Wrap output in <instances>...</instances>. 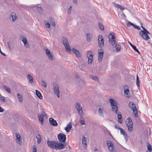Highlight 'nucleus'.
Returning a JSON list of instances; mask_svg holds the SVG:
<instances>
[{"label": "nucleus", "mask_w": 152, "mask_h": 152, "mask_svg": "<svg viewBox=\"0 0 152 152\" xmlns=\"http://www.w3.org/2000/svg\"><path fill=\"white\" fill-rule=\"evenodd\" d=\"M33 148L32 152H37V148L36 145H33Z\"/></svg>", "instance_id": "37998d69"}, {"label": "nucleus", "mask_w": 152, "mask_h": 152, "mask_svg": "<svg viewBox=\"0 0 152 152\" xmlns=\"http://www.w3.org/2000/svg\"><path fill=\"white\" fill-rule=\"evenodd\" d=\"M146 146L148 149L147 152H152V147L148 142H146Z\"/></svg>", "instance_id": "393cba45"}, {"label": "nucleus", "mask_w": 152, "mask_h": 152, "mask_svg": "<svg viewBox=\"0 0 152 152\" xmlns=\"http://www.w3.org/2000/svg\"><path fill=\"white\" fill-rule=\"evenodd\" d=\"M92 52L91 51H88L87 53L86 57L88 58V63L89 65L91 64L93 60Z\"/></svg>", "instance_id": "1a4fd4ad"}, {"label": "nucleus", "mask_w": 152, "mask_h": 152, "mask_svg": "<svg viewBox=\"0 0 152 152\" xmlns=\"http://www.w3.org/2000/svg\"><path fill=\"white\" fill-rule=\"evenodd\" d=\"M57 141H49L47 142V144L48 146L50 148L54 149L56 148Z\"/></svg>", "instance_id": "ddd939ff"}, {"label": "nucleus", "mask_w": 152, "mask_h": 152, "mask_svg": "<svg viewBox=\"0 0 152 152\" xmlns=\"http://www.w3.org/2000/svg\"><path fill=\"white\" fill-rule=\"evenodd\" d=\"M75 107L79 115L80 116V119H83V118L82 116L83 113L82 107L81 106L80 104L79 103L77 102L75 105Z\"/></svg>", "instance_id": "39448f33"}, {"label": "nucleus", "mask_w": 152, "mask_h": 152, "mask_svg": "<svg viewBox=\"0 0 152 152\" xmlns=\"http://www.w3.org/2000/svg\"><path fill=\"white\" fill-rule=\"evenodd\" d=\"M75 76L77 78H78L79 77V75H77V74L76 75H75Z\"/></svg>", "instance_id": "69168bd1"}, {"label": "nucleus", "mask_w": 152, "mask_h": 152, "mask_svg": "<svg viewBox=\"0 0 152 152\" xmlns=\"http://www.w3.org/2000/svg\"><path fill=\"white\" fill-rule=\"evenodd\" d=\"M0 99L3 102H4L5 101L4 97L2 96H1Z\"/></svg>", "instance_id": "864d4df0"}, {"label": "nucleus", "mask_w": 152, "mask_h": 152, "mask_svg": "<svg viewBox=\"0 0 152 152\" xmlns=\"http://www.w3.org/2000/svg\"><path fill=\"white\" fill-rule=\"evenodd\" d=\"M49 19L50 20V24L52 26H55V24L54 22V20L52 19L51 17H49Z\"/></svg>", "instance_id": "2f4dec72"}, {"label": "nucleus", "mask_w": 152, "mask_h": 152, "mask_svg": "<svg viewBox=\"0 0 152 152\" xmlns=\"http://www.w3.org/2000/svg\"><path fill=\"white\" fill-rule=\"evenodd\" d=\"M23 39L22 40L24 44V45L27 48H28L29 47V45L27 42V41L26 40V38L23 37V36H21L20 37V39L21 40L22 39Z\"/></svg>", "instance_id": "6ab92c4d"}, {"label": "nucleus", "mask_w": 152, "mask_h": 152, "mask_svg": "<svg viewBox=\"0 0 152 152\" xmlns=\"http://www.w3.org/2000/svg\"><path fill=\"white\" fill-rule=\"evenodd\" d=\"M128 105L130 108L132 110L133 113L136 118L138 117V114L136 105L132 102H130Z\"/></svg>", "instance_id": "20e7f679"}, {"label": "nucleus", "mask_w": 152, "mask_h": 152, "mask_svg": "<svg viewBox=\"0 0 152 152\" xmlns=\"http://www.w3.org/2000/svg\"><path fill=\"white\" fill-rule=\"evenodd\" d=\"M98 41L99 46L101 48L103 47L104 45V40L102 36H99Z\"/></svg>", "instance_id": "2eb2a0df"}, {"label": "nucleus", "mask_w": 152, "mask_h": 152, "mask_svg": "<svg viewBox=\"0 0 152 152\" xmlns=\"http://www.w3.org/2000/svg\"><path fill=\"white\" fill-rule=\"evenodd\" d=\"M62 42L67 52L68 53H70L72 50L70 48L67 39L65 37H63L62 38Z\"/></svg>", "instance_id": "7ed1b4c3"}, {"label": "nucleus", "mask_w": 152, "mask_h": 152, "mask_svg": "<svg viewBox=\"0 0 152 152\" xmlns=\"http://www.w3.org/2000/svg\"><path fill=\"white\" fill-rule=\"evenodd\" d=\"M133 27L134 28H136L138 30H140V27L139 26H136V25H135V24H134V25H133Z\"/></svg>", "instance_id": "09e8293b"}, {"label": "nucleus", "mask_w": 152, "mask_h": 152, "mask_svg": "<svg viewBox=\"0 0 152 152\" xmlns=\"http://www.w3.org/2000/svg\"><path fill=\"white\" fill-rule=\"evenodd\" d=\"M140 83L139 78L137 75L136 78V85L138 87H140Z\"/></svg>", "instance_id": "c9c22d12"}, {"label": "nucleus", "mask_w": 152, "mask_h": 152, "mask_svg": "<svg viewBox=\"0 0 152 152\" xmlns=\"http://www.w3.org/2000/svg\"><path fill=\"white\" fill-rule=\"evenodd\" d=\"M17 97L18 100L20 102H23L22 96V95H20L19 93H17Z\"/></svg>", "instance_id": "473e14b6"}, {"label": "nucleus", "mask_w": 152, "mask_h": 152, "mask_svg": "<svg viewBox=\"0 0 152 152\" xmlns=\"http://www.w3.org/2000/svg\"><path fill=\"white\" fill-rule=\"evenodd\" d=\"M48 58L51 60H53V55L51 53L47 55Z\"/></svg>", "instance_id": "4c0bfd02"}, {"label": "nucleus", "mask_w": 152, "mask_h": 152, "mask_svg": "<svg viewBox=\"0 0 152 152\" xmlns=\"http://www.w3.org/2000/svg\"><path fill=\"white\" fill-rule=\"evenodd\" d=\"M77 1L76 0H74L73 1V2L75 3H76Z\"/></svg>", "instance_id": "774afa93"}, {"label": "nucleus", "mask_w": 152, "mask_h": 152, "mask_svg": "<svg viewBox=\"0 0 152 152\" xmlns=\"http://www.w3.org/2000/svg\"><path fill=\"white\" fill-rule=\"evenodd\" d=\"M134 50L137 52L139 54H140L138 50L136 48V47L135 48V49H134Z\"/></svg>", "instance_id": "052dcab7"}, {"label": "nucleus", "mask_w": 152, "mask_h": 152, "mask_svg": "<svg viewBox=\"0 0 152 152\" xmlns=\"http://www.w3.org/2000/svg\"><path fill=\"white\" fill-rule=\"evenodd\" d=\"M126 123L128 131L130 132H132L133 129V122L132 119L129 118H127L126 121Z\"/></svg>", "instance_id": "423d86ee"}, {"label": "nucleus", "mask_w": 152, "mask_h": 152, "mask_svg": "<svg viewBox=\"0 0 152 152\" xmlns=\"http://www.w3.org/2000/svg\"><path fill=\"white\" fill-rule=\"evenodd\" d=\"M16 141L20 144H22L21 139V136L20 134H18L17 133H16Z\"/></svg>", "instance_id": "aec40b11"}, {"label": "nucleus", "mask_w": 152, "mask_h": 152, "mask_svg": "<svg viewBox=\"0 0 152 152\" xmlns=\"http://www.w3.org/2000/svg\"><path fill=\"white\" fill-rule=\"evenodd\" d=\"M128 43L130 45V46L132 47V48L134 50V49H135V48H136V47L132 45L131 42H128Z\"/></svg>", "instance_id": "49530a36"}, {"label": "nucleus", "mask_w": 152, "mask_h": 152, "mask_svg": "<svg viewBox=\"0 0 152 152\" xmlns=\"http://www.w3.org/2000/svg\"><path fill=\"white\" fill-rule=\"evenodd\" d=\"M53 88L55 94L59 98L60 97L59 90L58 86L56 83H53Z\"/></svg>", "instance_id": "9b49d317"}, {"label": "nucleus", "mask_w": 152, "mask_h": 152, "mask_svg": "<svg viewBox=\"0 0 152 152\" xmlns=\"http://www.w3.org/2000/svg\"><path fill=\"white\" fill-rule=\"evenodd\" d=\"M45 25L48 28H50V24L49 23L48 21H47V22L45 23Z\"/></svg>", "instance_id": "603ef678"}, {"label": "nucleus", "mask_w": 152, "mask_h": 152, "mask_svg": "<svg viewBox=\"0 0 152 152\" xmlns=\"http://www.w3.org/2000/svg\"><path fill=\"white\" fill-rule=\"evenodd\" d=\"M59 140L62 142H64L66 140V136L63 134L60 133L57 135Z\"/></svg>", "instance_id": "f8f14e48"}, {"label": "nucleus", "mask_w": 152, "mask_h": 152, "mask_svg": "<svg viewBox=\"0 0 152 152\" xmlns=\"http://www.w3.org/2000/svg\"><path fill=\"white\" fill-rule=\"evenodd\" d=\"M46 115V114L44 112H43L39 116H38V118L41 123H42L44 121V116Z\"/></svg>", "instance_id": "a211bd4d"}, {"label": "nucleus", "mask_w": 152, "mask_h": 152, "mask_svg": "<svg viewBox=\"0 0 152 152\" xmlns=\"http://www.w3.org/2000/svg\"><path fill=\"white\" fill-rule=\"evenodd\" d=\"M56 149L61 150L65 148V144H63L61 142L57 141Z\"/></svg>", "instance_id": "4468645a"}, {"label": "nucleus", "mask_w": 152, "mask_h": 152, "mask_svg": "<svg viewBox=\"0 0 152 152\" xmlns=\"http://www.w3.org/2000/svg\"><path fill=\"white\" fill-rule=\"evenodd\" d=\"M7 45L10 50L11 49V47L12 45V43L11 42H7Z\"/></svg>", "instance_id": "79ce46f5"}, {"label": "nucleus", "mask_w": 152, "mask_h": 152, "mask_svg": "<svg viewBox=\"0 0 152 152\" xmlns=\"http://www.w3.org/2000/svg\"><path fill=\"white\" fill-rule=\"evenodd\" d=\"M90 77L91 78L95 81L98 83L99 82V80L97 76L93 75H90Z\"/></svg>", "instance_id": "4be33fe9"}, {"label": "nucleus", "mask_w": 152, "mask_h": 152, "mask_svg": "<svg viewBox=\"0 0 152 152\" xmlns=\"http://www.w3.org/2000/svg\"><path fill=\"white\" fill-rule=\"evenodd\" d=\"M49 121L50 123L53 126H57L58 125V124L56 120L53 119L52 118H50L49 119Z\"/></svg>", "instance_id": "f3484780"}, {"label": "nucleus", "mask_w": 152, "mask_h": 152, "mask_svg": "<svg viewBox=\"0 0 152 152\" xmlns=\"http://www.w3.org/2000/svg\"><path fill=\"white\" fill-rule=\"evenodd\" d=\"M41 83L42 86L43 87H44V88L46 87H47L46 84L45 82L43 80H42L41 82Z\"/></svg>", "instance_id": "ea45409f"}, {"label": "nucleus", "mask_w": 152, "mask_h": 152, "mask_svg": "<svg viewBox=\"0 0 152 152\" xmlns=\"http://www.w3.org/2000/svg\"><path fill=\"white\" fill-rule=\"evenodd\" d=\"M37 9L40 13H42V8H41L40 7H37Z\"/></svg>", "instance_id": "c03bdc74"}, {"label": "nucleus", "mask_w": 152, "mask_h": 152, "mask_svg": "<svg viewBox=\"0 0 152 152\" xmlns=\"http://www.w3.org/2000/svg\"><path fill=\"white\" fill-rule=\"evenodd\" d=\"M45 53L47 55H48L51 53L50 50L48 49H47L45 50Z\"/></svg>", "instance_id": "a18cd8bd"}, {"label": "nucleus", "mask_w": 152, "mask_h": 152, "mask_svg": "<svg viewBox=\"0 0 152 152\" xmlns=\"http://www.w3.org/2000/svg\"><path fill=\"white\" fill-rule=\"evenodd\" d=\"M71 10L72 9H69L68 8V13L69 14L71 13Z\"/></svg>", "instance_id": "e2e57ef3"}, {"label": "nucleus", "mask_w": 152, "mask_h": 152, "mask_svg": "<svg viewBox=\"0 0 152 152\" xmlns=\"http://www.w3.org/2000/svg\"><path fill=\"white\" fill-rule=\"evenodd\" d=\"M104 53L103 50L101 48L98 50V59L99 61H101L103 58Z\"/></svg>", "instance_id": "dca6fc26"}, {"label": "nucleus", "mask_w": 152, "mask_h": 152, "mask_svg": "<svg viewBox=\"0 0 152 152\" xmlns=\"http://www.w3.org/2000/svg\"><path fill=\"white\" fill-rule=\"evenodd\" d=\"M134 50L137 52L139 54H140L138 50L136 48V47L135 48V49H134Z\"/></svg>", "instance_id": "bf43d9fd"}, {"label": "nucleus", "mask_w": 152, "mask_h": 152, "mask_svg": "<svg viewBox=\"0 0 152 152\" xmlns=\"http://www.w3.org/2000/svg\"><path fill=\"white\" fill-rule=\"evenodd\" d=\"M91 34H87L86 35V38H87V41H90L91 39Z\"/></svg>", "instance_id": "58836bf2"}, {"label": "nucleus", "mask_w": 152, "mask_h": 152, "mask_svg": "<svg viewBox=\"0 0 152 152\" xmlns=\"http://www.w3.org/2000/svg\"><path fill=\"white\" fill-rule=\"evenodd\" d=\"M72 51L77 57H79L81 56V54L78 50L75 49L73 48L72 49Z\"/></svg>", "instance_id": "412c9836"}, {"label": "nucleus", "mask_w": 152, "mask_h": 152, "mask_svg": "<svg viewBox=\"0 0 152 152\" xmlns=\"http://www.w3.org/2000/svg\"><path fill=\"white\" fill-rule=\"evenodd\" d=\"M114 6L115 7H117L118 8L122 10H123L125 8L119 4H117L115 3H114Z\"/></svg>", "instance_id": "c85d7f7f"}, {"label": "nucleus", "mask_w": 152, "mask_h": 152, "mask_svg": "<svg viewBox=\"0 0 152 152\" xmlns=\"http://www.w3.org/2000/svg\"><path fill=\"white\" fill-rule=\"evenodd\" d=\"M115 128L116 129H118V130H120V129L121 128L120 127L118 124H116L115 125Z\"/></svg>", "instance_id": "8fccbe9b"}, {"label": "nucleus", "mask_w": 152, "mask_h": 152, "mask_svg": "<svg viewBox=\"0 0 152 152\" xmlns=\"http://www.w3.org/2000/svg\"><path fill=\"white\" fill-rule=\"evenodd\" d=\"M123 90L124 96L127 98L130 97L131 94L129 86L127 85L124 86L123 87Z\"/></svg>", "instance_id": "9d476101"}, {"label": "nucleus", "mask_w": 152, "mask_h": 152, "mask_svg": "<svg viewBox=\"0 0 152 152\" xmlns=\"http://www.w3.org/2000/svg\"><path fill=\"white\" fill-rule=\"evenodd\" d=\"M27 78L28 79L29 83H32L33 82V78L30 75L28 74L27 75Z\"/></svg>", "instance_id": "cd10ccee"}, {"label": "nucleus", "mask_w": 152, "mask_h": 152, "mask_svg": "<svg viewBox=\"0 0 152 152\" xmlns=\"http://www.w3.org/2000/svg\"><path fill=\"white\" fill-rule=\"evenodd\" d=\"M36 138L37 140V142L40 143L41 141V138L40 135L39 134H37L36 136Z\"/></svg>", "instance_id": "7c9ffc66"}, {"label": "nucleus", "mask_w": 152, "mask_h": 152, "mask_svg": "<svg viewBox=\"0 0 152 152\" xmlns=\"http://www.w3.org/2000/svg\"><path fill=\"white\" fill-rule=\"evenodd\" d=\"M141 27L143 29V31H145L146 32H148V31L145 28V27L143 26H141Z\"/></svg>", "instance_id": "5fc2aeb1"}, {"label": "nucleus", "mask_w": 152, "mask_h": 152, "mask_svg": "<svg viewBox=\"0 0 152 152\" xmlns=\"http://www.w3.org/2000/svg\"><path fill=\"white\" fill-rule=\"evenodd\" d=\"M98 112L100 116L102 117H104L103 113V110L102 109L99 108L98 110Z\"/></svg>", "instance_id": "72a5a7b5"}, {"label": "nucleus", "mask_w": 152, "mask_h": 152, "mask_svg": "<svg viewBox=\"0 0 152 152\" xmlns=\"http://www.w3.org/2000/svg\"><path fill=\"white\" fill-rule=\"evenodd\" d=\"M123 16H124V18H126V15H125V14L124 13H123Z\"/></svg>", "instance_id": "338daca9"}, {"label": "nucleus", "mask_w": 152, "mask_h": 152, "mask_svg": "<svg viewBox=\"0 0 152 152\" xmlns=\"http://www.w3.org/2000/svg\"><path fill=\"white\" fill-rule=\"evenodd\" d=\"M133 25L134 24L130 22H129L127 24V25L128 26H133Z\"/></svg>", "instance_id": "3c124183"}, {"label": "nucleus", "mask_w": 152, "mask_h": 152, "mask_svg": "<svg viewBox=\"0 0 152 152\" xmlns=\"http://www.w3.org/2000/svg\"><path fill=\"white\" fill-rule=\"evenodd\" d=\"M134 50L137 52L139 54H140L138 50L136 48V47L135 48V49H134Z\"/></svg>", "instance_id": "680f3d73"}, {"label": "nucleus", "mask_w": 152, "mask_h": 152, "mask_svg": "<svg viewBox=\"0 0 152 152\" xmlns=\"http://www.w3.org/2000/svg\"><path fill=\"white\" fill-rule=\"evenodd\" d=\"M11 17L12 18V21L13 22H15L17 18L16 14L14 12H12L11 15Z\"/></svg>", "instance_id": "5701e85b"}, {"label": "nucleus", "mask_w": 152, "mask_h": 152, "mask_svg": "<svg viewBox=\"0 0 152 152\" xmlns=\"http://www.w3.org/2000/svg\"><path fill=\"white\" fill-rule=\"evenodd\" d=\"M36 94L37 96L40 99H42L43 97L40 92L38 90H36Z\"/></svg>", "instance_id": "a878e982"}, {"label": "nucleus", "mask_w": 152, "mask_h": 152, "mask_svg": "<svg viewBox=\"0 0 152 152\" xmlns=\"http://www.w3.org/2000/svg\"><path fill=\"white\" fill-rule=\"evenodd\" d=\"M72 128V124L71 122H69L67 124V126L65 128V129L67 132H69L71 130Z\"/></svg>", "instance_id": "b1692460"}, {"label": "nucleus", "mask_w": 152, "mask_h": 152, "mask_svg": "<svg viewBox=\"0 0 152 152\" xmlns=\"http://www.w3.org/2000/svg\"><path fill=\"white\" fill-rule=\"evenodd\" d=\"M134 50L137 52L139 54H140L138 50L136 48V47L135 48V49H134Z\"/></svg>", "instance_id": "13d9d810"}, {"label": "nucleus", "mask_w": 152, "mask_h": 152, "mask_svg": "<svg viewBox=\"0 0 152 152\" xmlns=\"http://www.w3.org/2000/svg\"><path fill=\"white\" fill-rule=\"evenodd\" d=\"M109 102L110 104L112 111L116 114L118 113V107L117 105V102L114 99H110Z\"/></svg>", "instance_id": "f03ea898"}, {"label": "nucleus", "mask_w": 152, "mask_h": 152, "mask_svg": "<svg viewBox=\"0 0 152 152\" xmlns=\"http://www.w3.org/2000/svg\"><path fill=\"white\" fill-rule=\"evenodd\" d=\"M80 119L81 120H80V124L82 125L84 124H85V121L83 120V119H83L82 118V119H81L80 118Z\"/></svg>", "instance_id": "de8ad7c7"}, {"label": "nucleus", "mask_w": 152, "mask_h": 152, "mask_svg": "<svg viewBox=\"0 0 152 152\" xmlns=\"http://www.w3.org/2000/svg\"><path fill=\"white\" fill-rule=\"evenodd\" d=\"M3 110L1 107L0 106V112L1 113H2L3 112Z\"/></svg>", "instance_id": "0e129e2a"}, {"label": "nucleus", "mask_w": 152, "mask_h": 152, "mask_svg": "<svg viewBox=\"0 0 152 152\" xmlns=\"http://www.w3.org/2000/svg\"><path fill=\"white\" fill-rule=\"evenodd\" d=\"M148 34H149V33L148 31V32H146L145 31L142 30L140 32V35L142 37V38L145 40H148L150 39V38L148 35Z\"/></svg>", "instance_id": "6e6552de"}, {"label": "nucleus", "mask_w": 152, "mask_h": 152, "mask_svg": "<svg viewBox=\"0 0 152 152\" xmlns=\"http://www.w3.org/2000/svg\"><path fill=\"white\" fill-rule=\"evenodd\" d=\"M118 113L117 114V118L118 119V121L120 124H121L122 122V117L121 114H118Z\"/></svg>", "instance_id": "bb28decb"}, {"label": "nucleus", "mask_w": 152, "mask_h": 152, "mask_svg": "<svg viewBox=\"0 0 152 152\" xmlns=\"http://www.w3.org/2000/svg\"><path fill=\"white\" fill-rule=\"evenodd\" d=\"M99 26L100 29L102 30L103 31L104 29V26L102 24L100 23H99Z\"/></svg>", "instance_id": "e433bc0d"}, {"label": "nucleus", "mask_w": 152, "mask_h": 152, "mask_svg": "<svg viewBox=\"0 0 152 152\" xmlns=\"http://www.w3.org/2000/svg\"><path fill=\"white\" fill-rule=\"evenodd\" d=\"M134 50L137 52L139 54H140L138 50L136 48V47L135 48V49H134Z\"/></svg>", "instance_id": "4d7b16f0"}, {"label": "nucleus", "mask_w": 152, "mask_h": 152, "mask_svg": "<svg viewBox=\"0 0 152 152\" xmlns=\"http://www.w3.org/2000/svg\"><path fill=\"white\" fill-rule=\"evenodd\" d=\"M4 88L8 93H10V88L7 87L6 86H4Z\"/></svg>", "instance_id": "a19ab883"}, {"label": "nucleus", "mask_w": 152, "mask_h": 152, "mask_svg": "<svg viewBox=\"0 0 152 152\" xmlns=\"http://www.w3.org/2000/svg\"><path fill=\"white\" fill-rule=\"evenodd\" d=\"M109 40L110 44L113 46L115 45V48L117 52H118L121 49V46L115 42V38L114 36V33L113 32L110 34L109 37Z\"/></svg>", "instance_id": "f257e3e1"}, {"label": "nucleus", "mask_w": 152, "mask_h": 152, "mask_svg": "<svg viewBox=\"0 0 152 152\" xmlns=\"http://www.w3.org/2000/svg\"><path fill=\"white\" fill-rule=\"evenodd\" d=\"M106 142L110 151L111 152H116V150L113 143H112L110 141L108 140Z\"/></svg>", "instance_id": "0eeeda50"}, {"label": "nucleus", "mask_w": 152, "mask_h": 152, "mask_svg": "<svg viewBox=\"0 0 152 152\" xmlns=\"http://www.w3.org/2000/svg\"><path fill=\"white\" fill-rule=\"evenodd\" d=\"M0 52L3 56H6V54L4 53H3V52H2V51L1 50V48L0 47Z\"/></svg>", "instance_id": "6e6d98bb"}, {"label": "nucleus", "mask_w": 152, "mask_h": 152, "mask_svg": "<svg viewBox=\"0 0 152 152\" xmlns=\"http://www.w3.org/2000/svg\"><path fill=\"white\" fill-rule=\"evenodd\" d=\"M120 132L121 134H122L124 135V136L126 137H127V135L126 133V132H125L124 130L123 129L121 128L120 129Z\"/></svg>", "instance_id": "c756f323"}, {"label": "nucleus", "mask_w": 152, "mask_h": 152, "mask_svg": "<svg viewBox=\"0 0 152 152\" xmlns=\"http://www.w3.org/2000/svg\"><path fill=\"white\" fill-rule=\"evenodd\" d=\"M82 143L83 145H85L86 146L87 145V143L86 140V138L84 136H82Z\"/></svg>", "instance_id": "f704fd0d"}]
</instances>
